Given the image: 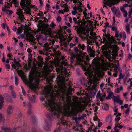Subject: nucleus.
<instances>
[{
    "instance_id": "nucleus-1",
    "label": "nucleus",
    "mask_w": 132,
    "mask_h": 132,
    "mask_svg": "<svg viewBox=\"0 0 132 132\" xmlns=\"http://www.w3.org/2000/svg\"><path fill=\"white\" fill-rule=\"evenodd\" d=\"M55 89L56 93V98H59V97H62V99L64 101L65 99V96L64 95V93L63 92H60L59 90ZM67 103H65L63 104V107H62V105L61 103H56L55 104V112L56 113L55 115L57 118H59V113L61 114L64 115L62 118L60 119V122L62 125H64L66 127L68 125V122L65 120V118L67 117L71 116L73 114V111L71 110L70 103L71 101V98L69 97H67L65 99Z\"/></svg>"
},
{
    "instance_id": "nucleus-2",
    "label": "nucleus",
    "mask_w": 132,
    "mask_h": 132,
    "mask_svg": "<svg viewBox=\"0 0 132 132\" xmlns=\"http://www.w3.org/2000/svg\"><path fill=\"white\" fill-rule=\"evenodd\" d=\"M56 86H55V89H54L53 86L51 84L48 85L47 87H45V90L43 92V94H45V95L42 96L40 97V99L42 101H44L45 98L47 97L50 98V99H48V101H45V105L47 106L48 109L51 112L52 116V117L55 116L56 113L55 112V100H56V93L55 89H57Z\"/></svg>"
},
{
    "instance_id": "nucleus-3",
    "label": "nucleus",
    "mask_w": 132,
    "mask_h": 132,
    "mask_svg": "<svg viewBox=\"0 0 132 132\" xmlns=\"http://www.w3.org/2000/svg\"><path fill=\"white\" fill-rule=\"evenodd\" d=\"M56 65V71L57 72V79L59 82L64 85V82L66 80L67 81L69 79L68 77L69 75L67 73V69L66 67L63 68V65L67 66L68 65V61L65 59L63 56H61L60 60L57 62Z\"/></svg>"
},
{
    "instance_id": "nucleus-4",
    "label": "nucleus",
    "mask_w": 132,
    "mask_h": 132,
    "mask_svg": "<svg viewBox=\"0 0 132 132\" xmlns=\"http://www.w3.org/2000/svg\"><path fill=\"white\" fill-rule=\"evenodd\" d=\"M74 50L76 53H79V55H76L73 54L72 55L71 58V62H72L76 59V60L79 62L80 64L85 67V69L88 71V75L92 74L93 75V74L91 73V72H93V71H91V65L89 64H88V63L85 60V59H86V60L88 61L89 60V58L86 56L85 55L82 54V51L79 50L78 46L75 47Z\"/></svg>"
},
{
    "instance_id": "nucleus-5",
    "label": "nucleus",
    "mask_w": 132,
    "mask_h": 132,
    "mask_svg": "<svg viewBox=\"0 0 132 132\" xmlns=\"http://www.w3.org/2000/svg\"><path fill=\"white\" fill-rule=\"evenodd\" d=\"M31 72L33 75L30 76L29 80H27L26 82L30 88L34 89L37 87L39 83V78L42 76L43 73L38 71L35 64L32 67Z\"/></svg>"
},
{
    "instance_id": "nucleus-6",
    "label": "nucleus",
    "mask_w": 132,
    "mask_h": 132,
    "mask_svg": "<svg viewBox=\"0 0 132 132\" xmlns=\"http://www.w3.org/2000/svg\"><path fill=\"white\" fill-rule=\"evenodd\" d=\"M42 19H44L43 21L39 20L38 22L37 25L38 30L40 31L42 33H43L45 34L50 35L51 33V29L49 27V25L47 24H46L43 22H45L47 19L43 17L40 18Z\"/></svg>"
},
{
    "instance_id": "nucleus-7",
    "label": "nucleus",
    "mask_w": 132,
    "mask_h": 132,
    "mask_svg": "<svg viewBox=\"0 0 132 132\" xmlns=\"http://www.w3.org/2000/svg\"><path fill=\"white\" fill-rule=\"evenodd\" d=\"M90 35L91 36H89V35L86 34L84 32L81 35V37L82 40H87V43L89 45H92L93 43L95 42L97 39L96 34L92 31L90 32Z\"/></svg>"
},
{
    "instance_id": "nucleus-8",
    "label": "nucleus",
    "mask_w": 132,
    "mask_h": 132,
    "mask_svg": "<svg viewBox=\"0 0 132 132\" xmlns=\"http://www.w3.org/2000/svg\"><path fill=\"white\" fill-rule=\"evenodd\" d=\"M30 0H21L20 4L23 9H24V12L28 14L31 13L30 7L31 6Z\"/></svg>"
},
{
    "instance_id": "nucleus-9",
    "label": "nucleus",
    "mask_w": 132,
    "mask_h": 132,
    "mask_svg": "<svg viewBox=\"0 0 132 132\" xmlns=\"http://www.w3.org/2000/svg\"><path fill=\"white\" fill-rule=\"evenodd\" d=\"M109 34H106L105 32V34H103V43L106 45L108 43L112 44L116 43L117 42L115 38L113 36H110Z\"/></svg>"
},
{
    "instance_id": "nucleus-10",
    "label": "nucleus",
    "mask_w": 132,
    "mask_h": 132,
    "mask_svg": "<svg viewBox=\"0 0 132 132\" xmlns=\"http://www.w3.org/2000/svg\"><path fill=\"white\" fill-rule=\"evenodd\" d=\"M84 8L83 4L79 2L78 3V6L74 7V11L72 12V13L74 15H76L77 19H78L80 18V14L78 13L77 11V10H79V12H82Z\"/></svg>"
},
{
    "instance_id": "nucleus-11",
    "label": "nucleus",
    "mask_w": 132,
    "mask_h": 132,
    "mask_svg": "<svg viewBox=\"0 0 132 132\" xmlns=\"http://www.w3.org/2000/svg\"><path fill=\"white\" fill-rule=\"evenodd\" d=\"M54 40H52L49 41L48 42L45 43L43 46V50L44 52L45 51H50V49L52 47L53 45L55 42Z\"/></svg>"
},
{
    "instance_id": "nucleus-12",
    "label": "nucleus",
    "mask_w": 132,
    "mask_h": 132,
    "mask_svg": "<svg viewBox=\"0 0 132 132\" xmlns=\"http://www.w3.org/2000/svg\"><path fill=\"white\" fill-rule=\"evenodd\" d=\"M16 13L18 16V18L21 22H22L25 19V17L22 9L19 8H17Z\"/></svg>"
},
{
    "instance_id": "nucleus-13",
    "label": "nucleus",
    "mask_w": 132,
    "mask_h": 132,
    "mask_svg": "<svg viewBox=\"0 0 132 132\" xmlns=\"http://www.w3.org/2000/svg\"><path fill=\"white\" fill-rule=\"evenodd\" d=\"M93 62L97 67L96 69L97 73H100L102 71V69L100 68L101 63L99 62V60L95 58L93 59Z\"/></svg>"
},
{
    "instance_id": "nucleus-14",
    "label": "nucleus",
    "mask_w": 132,
    "mask_h": 132,
    "mask_svg": "<svg viewBox=\"0 0 132 132\" xmlns=\"http://www.w3.org/2000/svg\"><path fill=\"white\" fill-rule=\"evenodd\" d=\"M45 122L46 125L44 127V129L46 131H49L50 130V127L51 126V121L48 118V119L45 120Z\"/></svg>"
},
{
    "instance_id": "nucleus-15",
    "label": "nucleus",
    "mask_w": 132,
    "mask_h": 132,
    "mask_svg": "<svg viewBox=\"0 0 132 132\" xmlns=\"http://www.w3.org/2000/svg\"><path fill=\"white\" fill-rule=\"evenodd\" d=\"M87 50L90 57H94L95 56V52L91 48L90 46L87 45L86 46Z\"/></svg>"
},
{
    "instance_id": "nucleus-16",
    "label": "nucleus",
    "mask_w": 132,
    "mask_h": 132,
    "mask_svg": "<svg viewBox=\"0 0 132 132\" xmlns=\"http://www.w3.org/2000/svg\"><path fill=\"white\" fill-rule=\"evenodd\" d=\"M9 1L5 3L6 6L10 7L11 6L12 3H14V4L16 5L18 3L17 0H7Z\"/></svg>"
},
{
    "instance_id": "nucleus-17",
    "label": "nucleus",
    "mask_w": 132,
    "mask_h": 132,
    "mask_svg": "<svg viewBox=\"0 0 132 132\" xmlns=\"http://www.w3.org/2000/svg\"><path fill=\"white\" fill-rule=\"evenodd\" d=\"M59 42L60 43L61 45H63L65 47H66L68 45L69 43L68 41V38L67 37H65V38L60 40Z\"/></svg>"
},
{
    "instance_id": "nucleus-18",
    "label": "nucleus",
    "mask_w": 132,
    "mask_h": 132,
    "mask_svg": "<svg viewBox=\"0 0 132 132\" xmlns=\"http://www.w3.org/2000/svg\"><path fill=\"white\" fill-rule=\"evenodd\" d=\"M31 33H32V34H29V40L30 41H34V39L35 37L33 36V34H36V33H38L39 31L38 30H37L36 32V31H31Z\"/></svg>"
},
{
    "instance_id": "nucleus-19",
    "label": "nucleus",
    "mask_w": 132,
    "mask_h": 132,
    "mask_svg": "<svg viewBox=\"0 0 132 132\" xmlns=\"http://www.w3.org/2000/svg\"><path fill=\"white\" fill-rule=\"evenodd\" d=\"M77 46L79 50L82 52L86 48V46L83 44L79 43L78 44Z\"/></svg>"
},
{
    "instance_id": "nucleus-20",
    "label": "nucleus",
    "mask_w": 132,
    "mask_h": 132,
    "mask_svg": "<svg viewBox=\"0 0 132 132\" xmlns=\"http://www.w3.org/2000/svg\"><path fill=\"white\" fill-rule=\"evenodd\" d=\"M53 66L51 65L49 67L48 66H46V67L44 68V71L46 73H48L50 72L52 69Z\"/></svg>"
},
{
    "instance_id": "nucleus-21",
    "label": "nucleus",
    "mask_w": 132,
    "mask_h": 132,
    "mask_svg": "<svg viewBox=\"0 0 132 132\" xmlns=\"http://www.w3.org/2000/svg\"><path fill=\"white\" fill-rule=\"evenodd\" d=\"M76 107L78 111L81 112L84 109V105L82 104H78L77 105Z\"/></svg>"
},
{
    "instance_id": "nucleus-22",
    "label": "nucleus",
    "mask_w": 132,
    "mask_h": 132,
    "mask_svg": "<svg viewBox=\"0 0 132 132\" xmlns=\"http://www.w3.org/2000/svg\"><path fill=\"white\" fill-rule=\"evenodd\" d=\"M1 128L4 132H11V129L9 128L2 126L1 127Z\"/></svg>"
},
{
    "instance_id": "nucleus-23",
    "label": "nucleus",
    "mask_w": 132,
    "mask_h": 132,
    "mask_svg": "<svg viewBox=\"0 0 132 132\" xmlns=\"http://www.w3.org/2000/svg\"><path fill=\"white\" fill-rule=\"evenodd\" d=\"M41 35H39V36L37 37L36 38H35L34 39V41H32V42H33L34 43H36L37 42V41H38V43L40 42V41L41 40H42V39L41 38Z\"/></svg>"
},
{
    "instance_id": "nucleus-24",
    "label": "nucleus",
    "mask_w": 132,
    "mask_h": 132,
    "mask_svg": "<svg viewBox=\"0 0 132 132\" xmlns=\"http://www.w3.org/2000/svg\"><path fill=\"white\" fill-rule=\"evenodd\" d=\"M119 124L117 123L116 125L114 128V129L115 130V132H120L119 131V129H117V128L118 127L120 129H121L123 127V126L122 125H120L118 126V125Z\"/></svg>"
},
{
    "instance_id": "nucleus-25",
    "label": "nucleus",
    "mask_w": 132,
    "mask_h": 132,
    "mask_svg": "<svg viewBox=\"0 0 132 132\" xmlns=\"http://www.w3.org/2000/svg\"><path fill=\"white\" fill-rule=\"evenodd\" d=\"M54 46L55 48L53 49V52H54V53L56 55H57V56H60L61 55V53L60 52L58 51V53H57L56 50L55 49V48H57L59 47V46L58 45H55Z\"/></svg>"
},
{
    "instance_id": "nucleus-26",
    "label": "nucleus",
    "mask_w": 132,
    "mask_h": 132,
    "mask_svg": "<svg viewBox=\"0 0 132 132\" xmlns=\"http://www.w3.org/2000/svg\"><path fill=\"white\" fill-rule=\"evenodd\" d=\"M18 72L21 78H24V73L22 70H19L18 71Z\"/></svg>"
},
{
    "instance_id": "nucleus-27",
    "label": "nucleus",
    "mask_w": 132,
    "mask_h": 132,
    "mask_svg": "<svg viewBox=\"0 0 132 132\" xmlns=\"http://www.w3.org/2000/svg\"><path fill=\"white\" fill-rule=\"evenodd\" d=\"M112 55L114 56L113 57V58L111 57V56H110L108 58V59L109 60V61H112L113 60V59H115V57L117 56V54L116 53H114L112 54Z\"/></svg>"
},
{
    "instance_id": "nucleus-28",
    "label": "nucleus",
    "mask_w": 132,
    "mask_h": 132,
    "mask_svg": "<svg viewBox=\"0 0 132 132\" xmlns=\"http://www.w3.org/2000/svg\"><path fill=\"white\" fill-rule=\"evenodd\" d=\"M4 102V98L3 96L0 95V110L1 109L2 105V104Z\"/></svg>"
},
{
    "instance_id": "nucleus-29",
    "label": "nucleus",
    "mask_w": 132,
    "mask_h": 132,
    "mask_svg": "<svg viewBox=\"0 0 132 132\" xmlns=\"http://www.w3.org/2000/svg\"><path fill=\"white\" fill-rule=\"evenodd\" d=\"M55 76L53 75H50L49 76H48L47 78V80L49 81H52V79L54 78Z\"/></svg>"
},
{
    "instance_id": "nucleus-30",
    "label": "nucleus",
    "mask_w": 132,
    "mask_h": 132,
    "mask_svg": "<svg viewBox=\"0 0 132 132\" xmlns=\"http://www.w3.org/2000/svg\"><path fill=\"white\" fill-rule=\"evenodd\" d=\"M123 89V87L121 86L119 87H118L115 90V92L116 93H119L120 91H122Z\"/></svg>"
},
{
    "instance_id": "nucleus-31",
    "label": "nucleus",
    "mask_w": 132,
    "mask_h": 132,
    "mask_svg": "<svg viewBox=\"0 0 132 132\" xmlns=\"http://www.w3.org/2000/svg\"><path fill=\"white\" fill-rule=\"evenodd\" d=\"M115 14L116 16L118 17H119L120 16V10L119 9H116Z\"/></svg>"
},
{
    "instance_id": "nucleus-32",
    "label": "nucleus",
    "mask_w": 132,
    "mask_h": 132,
    "mask_svg": "<svg viewBox=\"0 0 132 132\" xmlns=\"http://www.w3.org/2000/svg\"><path fill=\"white\" fill-rule=\"evenodd\" d=\"M106 120V121L108 123L111 122L112 121L111 116V115H109L107 117Z\"/></svg>"
},
{
    "instance_id": "nucleus-33",
    "label": "nucleus",
    "mask_w": 132,
    "mask_h": 132,
    "mask_svg": "<svg viewBox=\"0 0 132 132\" xmlns=\"http://www.w3.org/2000/svg\"><path fill=\"white\" fill-rule=\"evenodd\" d=\"M23 29L22 28L19 27L18 28V30L17 33L18 35L20 34L22 32Z\"/></svg>"
},
{
    "instance_id": "nucleus-34",
    "label": "nucleus",
    "mask_w": 132,
    "mask_h": 132,
    "mask_svg": "<svg viewBox=\"0 0 132 132\" xmlns=\"http://www.w3.org/2000/svg\"><path fill=\"white\" fill-rule=\"evenodd\" d=\"M13 109V107L12 106H9L8 108L7 112L9 114L10 113V111Z\"/></svg>"
},
{
    "instance_id": "nucleus-35",
    "label": "nucleus",
    "mask_w": 132,
    "mask_h": 132,
    "mask_svg": "<svg viewBox=\"0 0 132 132\" xmlns=\"http://www.w3.org/2000/svg\"><path fill=\"white\" fill-rule=\"evenodd\" d=\"M57 37L59 38V39H63L64 38H65V37L63 36L62 34H59L57 36Z\"/></svg>"
},
{
    "instance_id": "nucleus-36",
    "label": "nucleus",
    "mask_w": 132,
    "mask_h": 132,
    "mask_svg": "<svg viewBox=\"0 0 132 132\" xmlns=\"http://www.w3.org/2000/svg\"><path fill=\"white\" fill-rule=\"evenodd\" d=\"M113 96V95L112 92H110V93L109 95L106 97V99H110L111 98H112Z\"/></svg>"
},
{
    "instance_id": "nucleus-37",
    "label": "nucleus",
    "mask_w": 132,
    "mask_h": 132,
    "mask_svg": "<svg viewBox=\"0 0 132 132\" xmlns=\"http://www.w3.org/2000/svg\"><path fill=\"white\" fill-rule=\"evenodd\" d=\"M106 96V95L105 93L103 94H102L100 98V100L101 101H103L104 98Z\"/></svg>"
},
{
    "instance_id": "nucleus-38",
    "label": "nucleus",
    "mask_w": 132,
    "mask_h": 132,
    "mask_svg": "<svg viewBox=\"0 0 132 132\" xmlns=\"http://www.w3.org/2000/svg\"><path fill=\"white\" fill-rule=\"evenodd\" d=\"M119 31L118 30H116V33L115 34V37H116L117 39V40H119V39L118 38L119 37Z\"/></svg>"
},
{
    "instance_id": "nucleus-39",
    "label": "nucleus",
    "mask_w": 132,
    "mask_h": 132,
    "mask_svg": "<svg viewBox=\"0 0 132 132\" xmlns=\"http://www.w3.org/2000/svg\"><path fill=\"white\" fill-rule=\"evenodd\" d=\"M121 118L120 117H118V116H116V118L115 119V121L116 122V123H118V122L120 119Z\"/></svg>"
},
{
    "instance_id": "nucleus-40",
    "label": "nucleus",
    "mask_w": 132,
    "mask_h": 132,
    "mask_svg": "<svg viewBox=\"0 0 132 132\" xmlns=\"http://www.w3.org/2000/svg\"><path fill=\"white\" fill-rule=\"evenodd\" d=\"M126 30L127 32L129 34H130V27L128 25L126 26Z\"/></svg>"
},
{
    "instance_id": "nucleus-41",
    "label": "nucleus",
    "mask_w": 132,
    "mask_h": 132,
    "mask_svg": "<svg viewBox=\"0 0 132 132\" xmlns=\"http://www.w3.org/2000/svg\"><path fill=\"white\" fill-rule=\"evenodd\" d=\"M43 62L42 60H41L40 61H38V65L39 67H41L43 64Z\"/></svg>"
},
{
    "instance_id": "nucleus-42",
    "label": "nucleus",
    "mask_w": 132,
    "mask_h": 132,
    "mask_svg": "<svg viewBox=\"0 0 132 132\" xmlns=\"http://www.w3.org/2000/svg\"><path fill=\"white\" fill-rule=\"evenodd\" d=\"M13 61L16 65L17 66H20V64L16 60L15 58H14L13 59Z\"/></svg>"
},
{
    "instance_id": "nucleus-43",
    "label": "nucleus",
    "mask_w": 132,
    "mask_h": 132,
    "mask_svg": "<svg viewBox=\"0 0 132 132\" xmlns=\"http://www.w3.org/2000/svg\"><path fill=\"white\" fill-rule=\"evenodd\" d=\"M72 100L74 103L76 104L77 102L78 99L77 97H75L73 98Z\"/></svg>"
},
{
    "instance_id": "nucleus-44",
    "label": "nucleus",
    "mask_w": 132,
    "mask_h": 132,
    "mask_svg": "<svg viewBox=\"0 0 132 132\" xmlns=\"http://www.w3.org/2000/svg\"><path fill=\"white\" fill-rule=\"evenodd\" d=\"M56 20L57 22H59L61 21L62 18L60 16H58L57 17Z\"/></svg>"
},
{
    "instance_id": "nucleus-45",
    "label": "nucleus",
    "mask_w": 132,
    "mask_h": 132,
    "mask_svg": "<svg viewBox=\"0 0 132 132\" xmlns=\"http://www.w3.org/2000/svg\"><path fill=\"white\" fill-rule=\"evenodd\" d=\"M117 110L118 109L116 108V106H114L113 108V110L114 112V115H116L117 114Z\"/></svg>"
},
{
    "instance_id": "nucleus-46",
    "label": "nucleus",
    "mask_w": 132,
    "mask_h": 132,
    "mask_svg": "<svg viewBox=\"0 0 132 132\" xmlns=\"http://www.w3.org/2000/svg\"><path fill=\"white\" fill-rule=\"evenodd\" d=\"M113 100L114 102H117L119 100V97L115 96L113 98Z\"/></svg>"
},
{
    "instance_id": "nucleus-47",
    "label": "nucleus",
    "mask_w": 132,
    "mask_h": 132,
    "mask_svg": "<svg viewBox=\"0 0 132 132\" xmlns=\"http://www.w3.org/2000/svg\"><path fill=\"white\" fill-rule=\"evenodd\" d=\"M11 93L13 96V98H15L16 97L15 93L13 90L12 91Z\"/></svg>"
},
{
    "instance_id": "nucleus-48",
    "label": "nucleus",
    "mask_w": 132,
    "mask_h": 132,
    "mask_svg": "<svg viewBox=\"0 0 132 132\" xmlns=\"http://www.w3.org/2000/svg\"><path fill=\"white\" fill-rule=\"evenodd\" d=\"M103 109L105 110H107L109 109V107L106 104L104 105L103 107Z\"/></svg>"
},
{
    "instance_id": "nucleus-49",
    "label": "nucleus",
    "mask_w": 132,
    "mask_h": 132,
    "mask_svg": "<svg viewBox=\"0 0 132 132\" xmlns=\"http://www.w3.org/2000/svg\"><path fill=\"white\" fill-rule=\"evenodd\" d=\"M31 100L32 102H35V97L34 95H32V96L31 98Z\"/></svg>"
},
{
    "instance_id": "nucleus-50",
    "label": "nucleus",
    "mask_w": 132,
    "mask_h": 132,
    "mask_svg": "<svg viewBox=\"0 0 132 132\" xmlns=\"http://www.w3.org/2000/svg\"><path fill=\"white\" fill-rule=\"evenodd\" d=\"M61 129L62 128L59 127L57 128L56 129V130L54 131V132H59L61 131Z\"/></svg>"
},
{
    "instance_id": "nucleus-51",
    "label": "nucleus",
    "mask_w": 132,
    "mask_h": 132,
    "mask_svg": "<svg viewBox=\"0 0 132 132\" xmlns=\"http://www.w3.org/2000/svg\"><path fill=\"white\" fill-rule=\"evenodd\" d=\"M86 9H85V10H84V11L83 12V14H84V15L85 17V18L86 16H87H87H89V14H87V13L86 12Z\"/></svg>"
},
{
    "instance_id": "nucleus-52",
    "label": "nucleus",
    "mask_w": 132,
    "mask_h": 132,
    "mask_svg": "<svg viewBox=\"0 0 132 132\" xmlns=\"http://www.w3.org/2000/svg\"><path fill=\"white\" fill-rule=\"evenodd\" d=\"M64 8L63 9V10H64V12H67L69 11V9L68 8L67 6H64Z\"/></svg>"
},
{
    "instance_id": "nucleus-53",
    "label": "nucleus",
    "mask_w": 132,
    "mask_h": 132,
    "mask_svg": "<svg viewBox=\"0 0 132 132\" xmlns=\"http://www.w3.org/2000/svg\"><path fill=\"white\" fill-rule=\"evenodd\" d=\"M10 7H6L5 5L4 7H3L2 8V10L3 12H5V11H7L8 10V9L6 8L7 7V8H10Z\"/></svg>"
},
{
    "instance_id": "nucleus-54",
    "label": "nucleus",
    "mask_w": 132,
    "mask_h": 132,
    "mask_svg": "<svg viewBox=\"0 0 132 132\" xmlns=\"http://www.w3.org/2000/svg\"><path fill=\"white\" fill-rule=\"evenodd\" d=\"M112 30L113 31L117 30V28L116 26H115L114 25H112Z\"/></svg>"
},
{
    "instance_id": "nucleus-55",
    "label": "nucleus",
    "mask_w": 132,
    "mask_h": 132,
    "mask_svg": "<svg viewBox=\"0 0 132 132\" xmlns=\"http://www.w3.org/2000/svg\"><path fill=\"white\" fill-rule=\"evenodd\" d=\"M56 26V24L53 23H52L50 25V27L52 28H54Z\"/></svg>"
},
{
    "instance_id": "nucleus-56",
    "label": "nucleus",
    "mask_w": 132,
    "mask_h": 132,
    "mask_svg": "<svg viewBox=\"0 0 132 132\" xmlns=\"http://www.w3.org/2000/svg\"><path fill=\"white\" fill-rule=\"evenodd\" d=\"M15 84L16 85L18 84V78L16 76H15Z\"/></svg>"
},
{
    "instance_id": "nucleus-57",
    "label": "nucleus",
    "mask_w": 132,
    "mask_h": 132,
    "mask_svg": "<svg viewBox=\"0 0 132 132\" xmlns=\"http://www.w3.org/2000/svg\"><path fill=\"white\" fill-rule=\"evenodd\" d=\"M4 120V117L2 116L1 114L0 113V121H3Z\"/></svg>"
},
{
    "instance_id": "nucleus-58",
    "label": "nucleus",
    "mask_w": 132,
    "mask_h": 132,
    "mask_svg": "<svg viewBox=\"0 0 132 132\" xmlns=\"http://www.w3.org/2000/svg\"><path fill=\"white\" fill-rule=\"evenodd\" d=\"M77 18H76L75 17H74L73 18V21L74 23L75 24H77L78 23V22L77 21Z\"/></svg>"
},
{
    "instance_id": "nucleus-59",
    "label": "nucleus",
    "mask_w": 132,
    "mask_h": 132,
    "mask_svg": "<svg viewBox=\"0 0 132 132\" xmlns=\"http://www.w3.org/2000/svg\"><path fill=\"white\" fill-rule=\"evenodd\" d=\"M101 95V94L100 93V92H98L96 96V97L97 98H99V99H100Z\"/></svg>"
},
{
    "instance_id": "nucleus-60",
    "label": "nucleus",
    "mask_w": 132,
    "mask_h": 132,
    "mask_svg": "<svg viewBox=\"0 0 132 132\" xmlns=\"http://www.w3.org/2000/svg\"><path fill=\"white\" fill-rule=\"evenodd\" d=\"M44 15V14L43 13H38L37 14V16H41L40 18L42 17V16Z\"/></svg>"
},
{
    "instance_id": "nucleus-61",
    "label": "nucleus",
    "mask_w": 132,
    "mask_h": 132,
    "mask_svg": "<svg viewBox=\"0 0 132 132\" xmlns=\"http://www.w3.org/2000/svg\"><path fill=\"white\" fill-rule=\"evenodd\" d=\"M75 27H76L75 29L76 28L77 29V32L78 33H80L81 32V30L80 29L78 28V26H77V27L75 26Z\"/></svg>"
},
{
    "instance_id": "nucleus-62",
    "label": "nucleus",
    "mask_w": 132,
    "mask_h": 132,
    "mask_svg": "<svg viewBox=\"0 0 132 132\" xmlns=\"http://www.w3.org/2000/svg\"><path fill=\"white\" fill-rule=\"evenodd\" d=\"M123 15L125 17H126L127 16V12L126 11H124L123 12Z\"/></svg>"
},
{
    "instance_id": "nucleus-63",
    "label": "nucleus",
    "mask_w": 132,
    "mask_h": 132,
    "mask_svg": "<svg viewBox=\"0 0 132 132\" xmlns=\"http://www.w3.org/2000/svg\"><path fill=\"white\" fill-rule=\"evenodd\" d=\"M21 88L22 89V92L23 93V95H25L26 94V93L23 87L22 86H21Z\"/></svg>"
},
{
    "instance_id": "nucleus-64",
    "label": "nucleus",
    "mask_w": 132,
    "mask_h": 132,
    "mask_svg": "<svg viewBox=\"0 0 132 132\" xmlns=\"http://www.w3.org/2000/svg\"><path fill=\"white\" fill-rule=\"evenodd\" d=\"M108 85H109L110 86H112L113 84L111 83L110 82V81L108 79Z\"/></svg>"
}]
</instances>
